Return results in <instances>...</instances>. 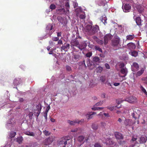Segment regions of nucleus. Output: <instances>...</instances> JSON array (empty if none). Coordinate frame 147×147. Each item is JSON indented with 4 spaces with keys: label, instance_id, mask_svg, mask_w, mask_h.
I'll return each mask as SVG.
<instances>
[{
    "label": "nucleus",
    "instance_id": "1",
    "mask_svg": "<svg viewBox=\"0 0 147 147\" xmlns=\"http://www.w3.org/2000/svg\"><path fill=\"white\" fill-rule=\"evenodd\" d=\"M99 30V28L98 26L96 25L92 27L89 31L86 33L89 35H92L94 34L96 32H98Z\"/></svg>",
    "mask_w": 147,
    "mask_h": 147
},
{
    "label": "nucleus",
    "instance_id": "2",
    "mask_svg": "<svg viewBox=\"0 0 147 147\" xmlns=\"http://www.w3.org/2000/svg\"><path fill=\"white\" fill-rule=\"evenodd\" d=\"M53 27V24H48L46 26V31L47 33V35L49 36H50L54 32V31H53L52 30Z\"/></svg>",
    "mask_w": 147,
    "mask_h": 147
},
{
    "label": "nucleus",
    "instance_id": "3",
    "mask_svg": "<svg viewBox=\"0 0 147 147\" xmlns=\"http://www.w3.org/2000/svg\"><path fill=\"white\" fill-rule=\"evenodd\" d=\"M131 6L128 4H124L123 3L122 8L124 12H129L131 9Z\"/></svg>",
    "mask_w": 147,
    "mask_h": 147
},
{
    "label": "nucleus",
    "instance_id": "4",
    "mask_svg": "<svg viewBox=\"0 0 147 147\" xmlns=\"http://www.w3.org/2000/svg\"><path fill=\"white\" fill-rule=\"evenodd\" d=\"M136 122L132 121L131 119H126L124 121V124L126 126H131L135 123Z\"/></svg>",
    "mask_w": 147,
    "mask_h": 147
},
{
    "label": "nucleus",
    "instance_id": "5",
    "mask_svg": "<svg viewBox=\"0 0 147 147\" xmlns=\"http://www.w3.org/2000/svg\"><path fill=\"white\" fill-rule=\"evenodd\" d=\"M124 100L130 103H133L136 102V98L134 96H130L125 98Z\"/></svg>",
    "mask_w": 147,
    "mask_h": 147
},
{
    "label": "nucleus",
    "instance_id": "6",
    "mask_svg": "<svg viewBox=\"0 0 147 147\" xmlns=\"http://www.w3.org/2000/svg\"><path fill=\"white\" fill-rule=\"evenodd\" d=\"M102 140L103 143H106L107 144L111 145L114 144L113 141L110 138H107L105 139V138H103Z\"/></svg>",
    "mask_w": 147,
    "mask_h": 147
},
{
    "label": "nucleus",
    "instance_id": "7",
    "mask_svg": "<svg viewBox=\"0 0 147 147\" xmlns=\"http://www.w3.org/2000/svg\"><path fill=\"white\" fill-rule=\"evenodd\" d=\"M36 109L34 110V113L35 115L38 117L39 115L41 109V107L40 105H38L36 106Z\"/></svg>",
    "mask_w": 147,
    "mask_h": 147
},
{
    "label": "nucleus",
    "instance_id": "8",
    "mask_svg": "<svg viewBox=\"0 0 147 147\" xmlns=\"http://www.w3.org/2000/svg\"><path fill=\"white\" fill-rule=\"evenodd\" d=\"M120 41V39L119 37H117L116 39L112 40V45L114 47L117 46L119 44Z\"/></svg>",
    "mask_w": 147,
    "mask_h": 147
},
{
    "label": "nucleus",
    "instance_id": "9",
    "mask_svg": "<svg viewBox=\"0 0 147 147\" xmlns=\"http://www.w3.org/2000/svg\"><path fill=\"white\" fill-rule=\"evenodd\" d=\"M111 35L110 34H107L104 37V44L106 45L108 42V41L111 39Z\"/></svg>",
    "mask_w": 147,
    "mask_h": 147
},
{
    "label": "nucleus",
    "instance_id": "10",
    "mask_svg": "<svg viewBox=\"0 0 147 147\" xmlns=\"http://www.w3.org/2000/svg\"><path fill=\"white\" fill-rule=\"evenodd\" d=\"M54 140V137L53 136H51L49 137V138L46 139L45 140V142L47 143L46 144H51L52 143Z\"/></svg>",
    "mask_w": 147,
    "mask_h": 147
},
{
    "label": "nucleus",
    "instance_id": "11",
    "mask_svg": "<svg viewBox=\"0 0 147 147\" xmlns=\"http://www.w3.org/2000/svg\"><path fill=\"white\" fill-rule=\"evenodd\" d=\"M95 2L99 5L104 6L106 3V1L105 0H96Z\"/></svg>",
    "mask_w": 147,
    "mask_h": 147
},
{
    "label": "nucleus",
    "instance_id": "12",
    "mask_svg": "<svg viewBox=\"0 0 147 147\" xmlns=\"http://www.w3.org/2000/svg\"><path fill=\"white\" fill-rule=\"evenodd\" d=\"M115 136L117 140H121L123 139V137L122 134L118 132H116L115 133Z\"/></svg>",
    "mask_w": 147,
    "mask_h": 147
},
{
    "label": "nucleus",
    "instance_id": "13",
    "mask_svg": "<svg viewBox=\"0 0 147 147\" xmlns=\"http://www.w3.org/2000/svg\"><path fill=\"white\" fill-rule=\"evenodd\" d=\"M79 68L82 69H85L86 68V66L85 64V61H82L80 62L79 63Z\"/></svg>",
    "mask_w": 147,
    "mask_h": 147
},
{
    "label": "nucleus",
    "instance_id": "14",
    "mask_svg": "<svg viewBox=\"0 0 147 147\" xmlns=\"http://www.w3.org/2000/svg\"><path fill=\"white\" fill-rule=\"evenodd\" d=\"M96 114V113L95 112H90L86 115V117L88 120H89L93 117V115Z\"/></svg>",
    "mask_w": 147,
    "mask_h": 147
},
{
    "label": "nucleus",
    "instance_id": "15",
    "mask_svg": "<svg viewBox=\"0 0 147 147\" xmlns=\"http://www.w3.org/2000/svg\"><path fill=\"white\" fill-rule=\"evenodd\" d=\"M69 48V45L68 43L64 44L61 47V49L65 51H67Z\"/></svg>",
    "mask_w": 147,
    "mask_h": 147
},
{
    "label": "nucleus",
    "instance_id": "16",
    "mask_svg": "<svg viewBox=\"0 0 147 147\" xmlns=\"http://www.w3.org/2000/svg\"><path fill=\"white\" fill-rule=\"evenodd\" d=\"M71 45L78 47V46L79 45V43L78 41L77 40L74 39L71 41Z\"/></svg>",
    "mask_w": 147,
    "mask_h": 147
},
{
    "label": "nucleus",
    "instance_id": "17",
    "mask_svg": "<svg viewBox=\"0 0 147 147\" xmlns=\"http://www.w3.org/2000/svg\"><path fill=\"white\" fill-rule=\"evenodd\" d=\"M58 21L62 24H63V26H65L67 24V22L65 20V19L61 17L57 18Z\"/></svg>",
    "mask_w": 147,
    "mask_h": 147
},
{
    "label": "nucleus",
    "instance_id": "18",
    "mask_svg": "<svg viewBox=\"0 0 147 147\" xmlns=\"http://www.w3.org/2000/svg\"><path fill=\"white\" fill-rule=\"evenodd\" d=\"M66 138V137H64L62 138L59 142V144H64L65 145L67 144V140H67Z\"/></svg>",
    "mask_w": 147,
    "mask_h": 147
},
{
    "label": "nucleus",
    "instance_id": "19",
    "mask_svg": "<svg viewBox=\"0 0 147 147\" xmlns=\"http://www.w3.org/2000/svg\"><path fill=\"white\" fill-rule=\"evenodd\" d=\"M22 82L21 80L19 78H17L15 79L13 83L15 85H17L20 84Z\"/></svg>",
    "mask_w": 147,
    "mask_h": 147
},
{
    "label": "nucleus",
    "instance_id": "20",
    "mask_svg": "<svg viewBox=\"0 0 147 147\" xmlns=\"http://www.w3.org/2000/svg\"><path fill=\"white\" fill-rule=\"evenodd\" d=\"M127 69L126 68H122L121 70V72L123 74V77H125L126 76L127 73Z\"/></svg>",
    "mask_w": 147,
    "mask_h": 147
},
{
    "label": "nucleus",
    "instance_id": "21",
    "mask_svg": "<svg viewBox=\"0 0 147 147\" xmlns=\"http://www.w3.org/2000/svg\"><path fill=\"white\" fill-rule=\"evenodd\" d=\"M92 28V26L88 24L83 29L84 32L87 33L88 31H89L90 29Z\"/></svg>",
    "mask_w": 147,
    "mask_h": 147
},
{
    "label": "nucleus",
    "instance_id": "22",
    "mask_svg": "<svg viewBox=\"0 0 147 147\" xmlns=\"http://www.w3.org/2000/svg\"><path fill=\"white\" fill-rule=\"evenodd\" d=\"M13 119H11L10 120H9L8 121L7 123L6 124V127L7 128H9V127L8 126L9 125L10 126H13V123L12 122L13 121Z\"/></svg>",
    "mask_w": 147,
    "mask_h": 147
},
{
    "label": "nucleus",
    "instance_id": "23",
    "mask_svg": "<svg viewBox=\"0 0 147 147\" xmlns=\"http://www.w3.org/2000/svg\"><path fill=\"white\" fill-rule=\"evenodd\" d=\"M87 45L85 42H83L82 44L79 45L78 48L81 50L84 49L86 47Z\"/></svg>",
    "mask_w": 147,
    "mask_h": 147
},
{
    "label": "nucleus",
    "instance_id": "24",
    "mask_svg": "<svg viewBox=\"0 0 147 147\" xmlns=\"http://www.w3.org/2000/svg\"><path fill=\"white\" fill-rule=\"evenodd\" d=\"M24 133L26 135H27L28 136H32L33 137H35V134L33 132L28 131H24Z\"/></svg>",
    "mask_w": 147,
    "mask_h": 147
},
{
    "label": "nucleus",
    "instance_id": "25",
    "mask_svg": "<svg viewBox=\"0 0 147 147\" xmlns=\"http://www.w3.org/2000/svg\"><path fill=\"white\" fill-rule=\"evenodd\" d=\"M136 22L137 25L139 26L141 25V20L140 17H137L136 18Z\"/></svg>",
    "mask_w": 147,
    "mask_h": 147
},
{
    "label": "nucleus",
    "instance_id": "26",
    "mask_svg": "<svg viewBox=\"0 0 147 147\" xmlns=\"http://www.w3.org/2000/svg\"><path fill=\"white\" fill-rule=\"evenodd\" d=\"M131 115L132 116V117L133 118H134L135 119H136L139 117V114H138L135 111H134L133 113H131Z\"/></svg>",
    "mask_w": 147,
    "mask_h": 147
},
{
    "label": "nucleus",
    "instance_id": "27",
    "mask_svg": "<svg viewBox=\"0 0 147 147\" xmlns=\"http://www.w3.org/2000/svg\"><path fill=\"white\" fill-rule=\"evenodd\" d=\"M67 123L71 125H74L76 123H79V121H77V120H75L74 121L68 120L67 121Z\"/></svg>",
    "mask_w": 147,
    "mask_h": 147
},
{
    "label": "nucleus",
    "instance_id": "28",
    "mask_svg": "<svg viewBox=\"0 0 147 147\" xmlns=\"http://www.w3.org/2000/svg\"><path fill=\"white\" fill-rule=\"evenodd\" d=\"M127 46L130 49H134L135 48V45L132 42L128 43L127 45Z\"/></svg>",
    "mask_w": 147,
    "mask_h": 147
},
{
    "label": "nucleus",
    "instance_id": "29",
    "mask_svg": "<svg viewBox=\"0 0 147 147\" xmlns=\"http://www.w3.org/2000/svg\"><path fill=\"white\" fill-rule=\"evenodd\" d=\"M135 37V36L134 34L128 35L126 36V40H131L133 39Z\"/></svg>",
    "mask_w": 147,
    "mask_h": 147
},
{
    "label": "nucleus",
    "instance_id": "30",
    "mask_svg": "<svg viewBox=\"0 0 147 147\" xmlns=\"http://www.w3.org/2000/svg\"><path fill=\"white\" fill-rule=\"evenodd\" d=\"M100 80L103 83H106V77L104 76H101L100 78Z\"/></svg>",
    "mask_w": 147,
    "mask_h": 147
},
{
    "label": "nucleus",
    "instance_id": "31",
    "mask_svg": "<svg viewBox=\"0 0 147 147\" xmlns=\"http://www.w3.org/2000/svg\"><path fill=\"white\" fill-rule=\"evenodd\" d=\"M146 139L145 136H142L140 138V143H144L146 142Z\"/></svg>",
    "mask_w": 147,
    "mask_h": 147
},
{
    "label": "nucleus",
    "instance_id": "32",
    "mask_svg": "<svg viewBox=\"0 0 147 147\" xmlns=\"http://www.w3.org/2000/svg\"><path fill=\"white\" fill-rule=\"evenodd\" d=\"M140 88L141 91L146 95H147V92L144 88L141 85H140Z\"/></svg>",
    "mask_w": 147,
    "mask_h": 147
},
{
    "label": "nucleus",
    "instance_id": "33",
    "mask_svg": "<svg viewBox=\"0 0 147 147\" xmlns=\"http://www.w3.org/2000/svg\"><path fill=\"white\" fill-rule=\"evenodd\" d=\"M107 18L105 16H103L102 17V18L101 19V21L105 24L107 23L106 21Z\"/></svg>",
    "mask_w": 147,
    "mask_h": 147
},
{
    "label": "nucleus",
    "instance_id": "34",
    "mask_svg": "<svg viewBox=\"0 0 147 147\" xmlns=\"http://www.w3.org/2000/svg\"><path fill=\"white\" fill-rule=\"evenodd\" d=\"M82 11V9L81 7H79L76 8L75 10V11L76 13V15L78 16V13Z\"/></svg>",
    "mask_w": 147,
    "mask_h": 147
},
{
    "label": "nucleus",
    "instance_id": "35",
    "mask_svg": "<svg viewBox=\"0 0 147 147\" xmlns=\"http://www.w3.org/2000/svg\"><path fill=\"white\" fill-rule=\"evenodd\" d=\"M84 136H79L78 138V141L80 142H83L84 139Z\"/></svg>",
    "mask_w": 147,
    "mask_h": 147
},
{
    "label": "nucleus",
    "instance_id": "36",
    "mask_svg": "<svg viewBox=\"0 0 147 147\" xmlns=\"http://www.w3.org/2000/svg\"><path fill=\"white\" fill-rule=\"evenodd\" d=\"M137 8L138 12L140 13L142 12L143 11V8L140 5H138L137 6Z\"/></svg>",
    "mask_w": 147,
    "mask_h": 147
},
{
    "label": "nucleus",
    "instance_id": "37",
    "mask_svg": "<svg viewBox=\"0 0 147 147\" xmlns=\"http://www.w3.org/2000/svg\"><path fill=\"white\" fill-rule=\"evenodd\" d=\"M87 64L89 69L90 70L92 69L94 67V65L91 64L89 62H88Z\"/></svg>",
    "mask_w": 147,
    "mask_h": 147
},
{
    "label": "nucleus",
    "instance_id": "38",
    "mask_svg": "<svg viewBox=\"0 0 147 147\" xmlns=\"http://www.w3.org/2000/svg\"><path fill=\"white\" fill-rule=\"evenodd\" d=\"M93 61L95 62H100V59L98 57H93Z\"/></svg>",
    "mask_w": 147,
    "mask_h": 147
},
{
    "label": "nucleus",
    "instance_id": "39",
    "mask_svg": "<svg viewBox=\"0 0 147 147\" xmlns=\"http://www.w3.org/2000/svg\"><path fill=\"white\" fill-rule=\"evenodd\" d=\"M103 70V68L101 66H99L96 69V71L97 73H100Z\"/></svg>",
    "mask_w": 147,
    "mask_h": 147
},
{
    "label": "nucleus",
    "instance_id": "40",
    "mask_svg": "<svg viewBox=\"0 0 147 147\" xmlns=\"http://www.w3.org/2000/svg\"><path fill=\"white\" fill-rule=\"evenodd\" d=\"M16 134V132L13 131H11L10 133L9 134V137L10 138H13L14 137Z\"/></svg>",
    "mask_w": 147,
    "mask_h": 147
},
{
    "label": "nucleus",
    "instance_id": "41",
    "mask_svg": "<svg viewBox=\"0 0 147 147\" xmlns=\"http://www.w3.org/2000/svg\"><path fill=\"white\" fill-rule=\"evenodd\" d=\"M130 54L132 56L136 57L138 55V53L135 51H134L131 52Z\"/></svg>",
    "mask_w": 147,
    "mask_h": 147
},
{
    "label": "nucleus",
    "instance_id": "42",
    "mask_svg": "<svg viewBox=\"0 0 147 147\" xmlns=\"http://www.w3.org/2000/svg\"><path fill=\"white\" fill-rule=\"evenodd\" d=\"M144 70L143 69H142L140 70L137 72L136 74V76H140L142 75L143 73Z\"/></svg>",
    "mask_w": 147,
    "mask_h": 147
},
{
    "label": "nucleus",
    "instance_id": "43",
    "mask_svg": "<svg viewBox=\"0 0 147 147\" xmlns=\"http://www.w3.org/2000/svg\"><path fill=\"white\" fill-rule=\"evenodd\" d=\"M79 16L80 19H85L86 17L85 14L84 13H83V14H78V16Z\"/></svg>",
    "mask_w": 147,
    "mask_h": 147
},
{
    "label": "nucleus",
    "instance_id": "44",
    "mask_svg": "<svg viewBox=\"0 0 147 147\" xmlns=\"http://www.w3.org/2000/svg\"><path fill=\"white\" fill-rule=\"evenodd\" d=\"M103 108V107H92V110L94 111H95L96 110H101V109H102Z\"/></svg>",
    "mask_w": 147,
    "mask_h": 147
},
{
    "label": "nucleus",
    "instance_id": "45",
    "mask_svg": "<svg viewBox=\"0 0 147 147\" xmlns=\"http://www.w3.org/2000/svg\"><path fill=\"white\" fill-rule=\"evenodd\" d=\"M141 80L145 84L147 85V76L142 78Z\"/></svg>",
    "mask_w": 147,
    "mask_h": 147
},
{
    "label": "nucleus",
    "instance_id": "46",
    "mask_svg": "<svg viewBox=\"0 0 147 147\" xmlns=\"http://www.w3.org/2000/svg\"><path fill=\"white\" fill-rule=\"evenodd\" d=\"M22 137H20L17 138V139L16 141L19 143L20 144L22 142Z\"/></svg>",
    "mask_w": 147,
    "mask_h": 147
},
{
    "label": "nucleus",
    "instance_id": "47",
    "mask_svg": "<svg viewBox=\"0 0 147 147\" xmlns=\"http://www.w3.org/2000/svg\"><path fill=\"white\" fill-rule=\"evenodd\" d=\"M103 103V101L101 100L100 102L96 103L94 106H100Z\"/></svg>",
    "mask_w": 147,
    "mask_h": 147
},
{
    "label": "nucleus",
    "instance_id": "48",
    "mask_svg": "<svg viewBox=\"0 0 147 147\" xmlns=\"http://www.w3.org/2000/svg\"><path fill=\"white\" fill-rule=\"evenodd\" d=\"M92 127L93 129L96 130L98 129V127L97 125L93 124L92 125Z\"/></svg>",
    "mask_w": 147,
    "mask_h": 147
},
{
    "label": "nucleus",
    "instance_id": "49",
    "mask_svg": "<svg viewBox=\"0 0 147 147\" xmlns=\"http://www.w3.org/2000/svg\"><path fill=\"white\" fill-rule=\"evenodd\" d=\"M43 133L44 134H45V136H49L50 134V132L46 130L43 131Z\"/></svg>",
    "mask_w": 147,
    "mask_h": 147
},
{
    "label": "nucleus",
    "instance_id": "50",
    "mask_svg": "<svg viewBox=\"0 0 147 147\" xmlns=\"http://www.w3.org/2000/svg\"><path fill=\"white\" fill-rule=\"evenodd\" d=\"M95 49H96V50H98L101 53H102V50L98 46H95Z\"/></svg>",
    "mask_w": 147,
    "mask_h": 147
},
{
    "label": "nucleus",
    "instance_id": "51",
    "mask_svg": "<svg viewBox=\"0 0 147 147\" xmlns=\"http://www.w3.org/2000/svg\"><path fill=\"white\" fill-rule=\"evenodd\" d=\"M65 7H66V10L67 11H69V3L68 2H67L66 3L65 5Z\"/></svg>",
    "mask_w": 147,
    "mask_h": 147
},
{
    "label": "nucleus",
    "instance_id": "52",
    "mask_svg": "<svg viewBox=\"0 0 147 147\" xmlns=\"http://www.w3.org/2000/svg\"><path fill=\"white\" fill-rule=\"evenodd\" d=\"M56 7L55 5L54 4H51L49 7L52 10L55 9Z\"/></svg>",
    "mask_w": 147,
    "mask_h": 147
},
{
    "label": "nucleus",
    "instance_id": "53",
    "mask_svg": "<svg viewBox=\"0 0 147 147\" xmlns=\"http://www.w3.org/2000/svg\"><path fill=\"white\" fill-rule=\"evenodd\" d=\"M133 66L136 69H137L139 67L138 64L136 63H134Z\"/></svg>",
    "mask_w": 147,
    "mask_h": 147
},
{
    "label": "nucleus",
    "instance_id": "54",
    "mask_svg": "<svg viewBox=\"0 0 147 147\" xmlns=\"http://www.w3.org/2000/svg\"><path fill=\"white\" fill-rule=\"evenodd\" d=\"M96 42L98 44L100 45H102L104 43V42L102 40H100L99 39H98L97 40Z\"/></svg>",
    "mask_w": 147,
    "mask_h": 147
},
{
    "label": "nucleus",
    "instance_id": "55",
    "mask_svg": "<svg viewBox=\"0 0 147 147\" xmlns=\"http://www.w3.org/2000/svg\"><path fill=\"white\" fill-rule=\"evenodd\" d=\"M104 113V112H100V113L98 114L97 115L100 118H102L103 117V116Z\"/></svg>",
    "mask_w": 147,
    "mask_h": 147
},
{
    "label": "nucleus",
    "instance_id": "56",
    "mask_svg": "<svg viewBox=\"0 0 147 147\" xmlns=\"http://www.w3.org/2000/svg\"><path fill=\"white\" fill-rule=\"evenodd\" d=\"M119 67L120 68H121V69H122V68H124V67L125 66V65H124V63L122 62V63H121L119 64Z\"/></svg>",
    "mask_w": 147,
    "mask_h": 147
},
{
    "label": "nucleus",
    "instance_id": "57",
    "mask_svg": "<svg viewBox=\"0 0 147 147\" xmlns=\"http://www.w3.org/2000/svg\"><path fill=\"white\" fill-rule=\"evenodd\" d=\"M59 38L57 37H53L52 38V40L54 41H57L59 40Z\"/></svg>",
    "mask_w": 147,
    "mask_h": 147
},
{
    "label": "nucleus",
    "instance_id": "58",
    "mask_svg": "<svg viewBox=\"0 0 147 147\" xmlns=\"http://www.w3.org/2000/svg\"><path fill=\"white\" fill-rule=\"evenodd\" d=\"M66 70L68 71H71V67L68 65H67L66 66Z\"/></svg>",
    "mask_w": 147,
    "mask_h": 147
},
{
    "label": "nucleus",
    "instance_id": "59",
    "mask_svg": "<svg viewBox=\"0 0 147 147\" xmlns=\"http://www.w3.org/2000/svg\"><path fill=\"white\" fill-rule=\"evenodd\" d=\"M80 57V56L78 55H75L74 56V58L76 60L78 59Z\"/></svg>",
    "mask_w": 147,
    "mask_h": 147
},
{
    "label": "nucleus",
    "instance_id": "60",
    "mask_svg": "<svg viewBox=\"0 0 147 147\" xmlns=\"http://www.w3.org/2000/svg\"><path fill=\"white\" fill-rule=\"evenodd\" d=\"M29 118L30 119H32V116L33 115V113L32 112H30L29 114Z\"/></svg>",
    "mask_w": 147,
    "mask_h": 147
},
{
    "label": "nucleus",
    "instance_id": "61",
    "mask_svg": "<svg viewBox=\"0 0 147 147\" xmlns=\"http://www.w3.org/2000/svg\"><path fill=\"white\" fill-rule=\"evenodd\" d=\"M68 92V91L67 89H65L63 90V92L62 93L63 95H66Z\"/></svg>",
    "mask_w": 147,
    "mask_h": 147
},
{
    "label": "nucleus",
    "instance_id": "62",
    "mask_svg": "<svg viewBox=\"0 0 147 147\" xmlns=\"http://www.w3.org/2000/svg\"><path fill=\"white\" fill-rule=\"evenodd\" d=\"M137 140V137L135 136H133L132 137L131 140L133 141H135Z\"/></svg>",
    "mask_w": 147,
    "mask_h": 147
},
{
    "label": "nucleus",
    "instance_id": "63",
    "mask_svg": "<svg viewBox=\"0 0 147 147\" xmlns=\"http://www.w3.org/2000/svg\"><path fill=\"white\" fill-rule=\"evenodd\" d=\"M49 43L50 45L51 46V47H53V46L54 45V43L51 40H50L49 42Z\"/></svg>",
    "mask_w": 147,
    "mask_h": 147
},
{
    "label": "nucleus",
    "instance_id": "64",
    "mask_svg": "<svg viewBox=\"0 0 147 147\" xmlns=\"http://www.w3.org/2000/svg\"><path fill=\"white\" fill-rule=\"evenodd\" d=\"M94 147H101V145L99 143H96L94 145Z\"/></svg>",
    "mask_w": 147,
    "mask_h": 147
}]
</instances>
